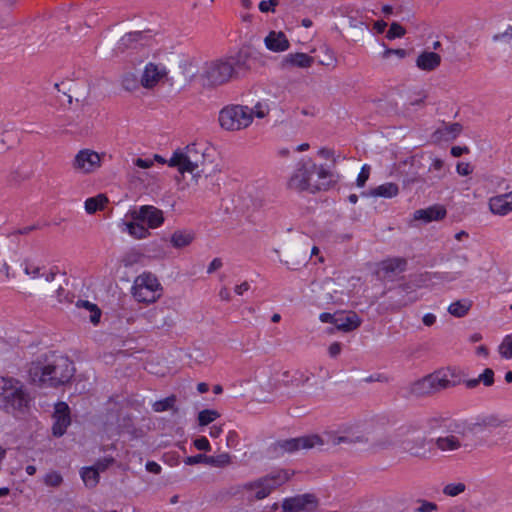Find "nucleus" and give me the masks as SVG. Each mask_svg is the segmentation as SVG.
Returning a JSON list of instances; mask_svg holds the SVG:
<instances>
[{
  "label": "nucleus",
  "instance_id": "nucleus-34",
  "mask_svg": "<svg viewBox=\"0 0 512 512\" xmlns=\"http://www.w3.org/2000/svg\"><path fill=\"white\" fill-rule=\"evenodd\" d=\"M194 239L193 233L176 231L171 236V243L175 248L188 246Z\"/></svg>",
  "mask_w": 512,
  "mask_h": 512
},
{
  "label": "nucleus",
  "instance_id": "nucleus-42",
  "mask_svg": "<svg viewBox=\"0 0 512 512\" xmlns=\"http://www.w3.org/2000/svg\"><path fill=\"white\" fill-rule=\"evenodd\" d=\"M466 490V485L462 482L449 483L443 488V493L450 497L458 496Z\"/></svg>",
  "mask_w": 512,
  "mask_h": 512
},
{
  "label": "nucleus",
  "instance_id": "nucleus-33",
  "mask_svg": "<svg viewBox=\"0 0 512 512\" xmlns=\"http://www.w3.org/2000/svg\"><path fill=\"white\" fill-rule=\"evenodd\" d=\"M107 202L108 199L103 194L90 197L85 201V210L88 214H93L98 210H102Z\"/></svg>",
  "mask_w": 512,
  "mask_h": 512
},
{
  "label": "nucleus",
  "instance_id": "nucleus-61",
  "mask_svg": "<svg viewBox=\"0 0 512 512\" xmlns=\"http://www.w3.org/2000/svg\"><path fill=\"white\" fill-rule=\"evenodd\" d=\"M222 261L220 258H214L208 266L207 273L211 274L214 271L222 267Z\"/></svg>",
  "mask_w": 512,
  "mask_h": 512
},
{
  "label": "nucleus",
  "instance_id": "nucleus-46",
  "mask_svg": "<svg viewBox=\"0 0 512 512\" xmlns=\"http://www.w3.org/2000/svg\"><path fill=\"white\" fill-rule=\"evenodd\" d=\"M461 131L462 126L459 123H452L450 125L445 126V128L441 132L447 135L448 138L455 139L460 134Z\"/></svg>",
  "mask_w": 512,
  "mask_h": 512
},
{
  "label": "nucleus",
  "instance_id": "nucleus-48",
  "mask_svg": "<svg viewBox=\"0 0 512 512\" xmlns=\"http://www.w3.org/2000/svg\"><path fill=\"white\" fill-rule=\"evenodd\" d=\"M429 171L437 172L436 177L438 179L442 178L445 175L443 160H441L439 158H434L431 165L429 166Z\"/></svg>",
  "mask_w": 512,
  "mask_h": 512
},
{
  "label": "nucleus",
  "instance_id": "nucleus-51",
  "mask_svg": "<svg viewBox=\"0 0 512 512\" xmlns=\"http://www.w3.org/2000/svg\"><path fill=\"white\" fill-rule=\"evenodd\" d=\"M208 458H209V456H207L205 454H197V455H194V456L186 457L185 460H184V463L186 465H196V464H199V463H204V464L208 465Z\"/></svg>",
  "mask_w": 512,
  "mask_h": 512
},
{
  "label": "nucleus",
  "instance_id": "nucleus-22",
  "mask_svg": "<svg viewBox=\"0 0 512 512\" xmlns=\"http://www.w3.org/2000/svg\"><path fill=\"white\" fill-rule=\"evenodd\" d=\"M144 38V32L135 31L125 34L114 48L115 55L124 53L127 49H135Z\"/></svg>",
  "mask_w": 512,
  "mask_h": 512
},
{
  "label": "nucleus",
  "instance_id": "nucleus-7",
  "mask_svg": "<svg viewBox=\"0 0 512 512\" xmlns=\"http://www.w3.org/2000/svg\"><path fill=\"white\" fill-rule=\"evenodd\" d=\"M460 383L461 379L455 374L454 370H440L412 383L410 392L418 397L431 395L455 387Z\"/></svg>",
  "mask_w": 512,
  "mask_h": 512
},
{
  "label": "nucleus",
  "instance_id": "nucleus-63",
  "mask_svg": "<svg viewBox=\"0 0 512 512\" xmlns=\"http://www.w3.org/2000/svg\"><path fill=\"white\" fill-rule=\"evenodd\" d=\"M328 352H329V355L331 357H336L340 354L341 352V344L339 342H334L332 343L330 346H329V349H328Z\"/></svg>",
  "mask_w": 512,
  "mask_h": 512
},
{
  "label": "nucleus",
  "instance_id": "nucleus-30",
  "mask_svg": "<svg viewBox=\"0 0 512 512\" xmlns=\"http://www.w3.org/2000/svg\"><path fill=\"white\" fill-rule=\"evenodd\" d=\"M472 305L473 301L468 298H465L451 303L448 306L447 311L449 312V314L456 318H462L469 313L470 309L472 308Z\"/></svg>",
  "mask_w": 512,
  "mask_h": 512
},
{
  "label": "nucleus",
  "instance_id": "nucleus-12",
  "mask_svg": "<svg viewBox=\"0 0 512 512\" xmlns=\"http://www.w3.org/2000/svg\"><path fill=\"white\" fill-rule=\"evenodd\" d=\"M318 506V499L312 493H305L285 498L282 502L283 512H311Z\"/></svg>",
  "mask_w": 512,
  "mask_h": 512
},
{
  "label": "nucleus",
  "instance_id": "nucleus-32",
  "mask_svg": "<svg viewBox=\"0 0 512 512\" xmlns=\"http://www.w3.org/2000/svg\"><path fill=\"white\" fill-rule=\"evenodd\" d=\"M365 441H366V439H365L364 435L350 433V432H345V434L341 435V436L331 437V443L333 445H340L343 443L344 444H355V443H362Z\"/></svg>",
  "mask_w": 512,
  "mask_h": 512
},
{
  "label": "nucleus",
  "instance_id": "nucleus-45",
  "mask_svg": "<svg viewBox=\"0 0 512 512\" xmlns=\"http://www.w3.org/2000/svg\"><path fill=\"white\" fill-rule=\"evenodd\" d=\"M250 111L252 112V116L255 115L258 118H264L268 115L270 108L267 102H258Z\"/></svg>",
  "mask_w": 512,
  "mask_h": 512
},
{
  "label": "nucleus",
  "instance_id": "nucleus-38",
  "mask_svg": "<svg viewBox=\"0 0 512 512\" xmlns=\"http://www.w3.org/2000/svg\"><path fill=\"white\" fill-rule=\"evenodd\" d=\"M140 84L138 76L133 72H127L122 76L121 85L126 91H135L139 88Z\"/></svg>",
  "mask_w": 512,
  "mask_h": 512
},
{
  "label": "nucleus",
  "instance_id": "nucleus-57",
  "mask_svg": "<svg viewBox=\"0 0 512 512\" xmlns=\"http://www.w3.org/2000/svg\"><path fill=\"white\" fill-rule=\"evenodd\" d=\"M456 171L459 175L467 176L472 173L473 169L469 163L459 162Z\"/></svg>",
  "mask_w": 512,
  "mask_h": 512
},
{
  "label": "nucleus",
  "instance_id": "nucleus-19",
  "mask_svg": "<svg viewBox=\"0 0 512 512\" xmlns=\"http://www.w3.org/2000/svg\"><path fill=\"white\" fill-rule=\"evenodd\" d=\"M265 46L268 50L273 52H283L290 47L289 40L286 35L279 31H271L264 39Z\"/></svg>",
  "mask_w": 512,
  "mask_h": 512
},
{
  "label": "nucleus",
  "instance_id": "nucleus-54",
  "mask_svg": "<svg viewBox=\"0 0 512 512\" xmlns=\"http://www.w3.org/2000/svg\"><path fill=\"white\" fill-rule=\"evenodd\" d=\"M193 444L198 450H202V451H210L211 450L210 443H209L208 439L204 436L195 439Z\"/></svg>",
  "mask_w": 512,
  "mask_h": 512
},
{
  "label": "nucleus",
  "instance_id": "nucleus-31",
  "mask_svg": "<svg viewBox=\"0 0 512 512\" xmlns=\"http://www.w3.org/2000/svg\"><path fill=\"white\" fill-rule=\"evenodd\" d=\"M399 193L398 185L392 182L384 183L370 190L373 197L393 198Z\"/></svg>",
  "mask_w": 512,
  "mask_h": 512
},
{
  "label": "nucleus",
  "instance_id": "nucleus-59",
  "mask_svg": "<svg viewBox=\"0 0 512 512\" xmlns=\"http://www.w3.org/2000/svg\"><path fill=\"white\" fill-rule=\"evenodd\" d=\"M134 165L139 167V168H142V169H147V168H150L153 165V160L152 159L137 158V159L134 160Z\"/></svg>",
  "mask_w": 512,
  "mask_h": 512
},
{
  "label": "nucleus",
  "instance_id": "nucleus-53",
  "mask_svg": "<svg viewBox=\"0 0 512 512\" xmlns=\"http://www.w3.org/2000/svg\"><path fill=\"white\" fill-rule=\"evenodd\" d=\"M392 55H396L400 59L405 58L407 55V51L405 49H392V48H386L382 54V57L387 59Z\"/></svg>",
  "mask_w": 512,
  "mask_h": 512
},
{
  "label": "nucleus",
  "instance_id": "nucleus-50",
  "mask_svg": "<svg viewBox=\"0 0 512 512\" xmlns=\"http://www.w3.org/2000/svg\"><path fill=\"white\" fill-rule=\"evenodd\" d=\"M419 507L416 508V512H433L437 510V504L424 499H419Z\"/></svg>",
  "mask_w": 512,
  "mask_h": 512
},
{
  "label": "nucleus",
  "instance_id": "nucleus-9",
  "mask_svg": "<svg viewBox=\"0 0 512 512\" xmlns=\"http://www.w3.org/2000/svg\"><path fill=\"white\" fill-rule=\"evenodd\" d=\"M162 287L157 277L144 272L134 280L131 292L135 300L142 303H153L161 296Z\"/></svg>",
  "mask_w": 512,
  "mask_h": 512
},
{
  "label": "nucleus",
  "instance_id": "nucleus-28",
  "mask_svg": "<svg viewBox=\"0 0 512 512\" xmlns=\"http://www.w3.org/2000/svg\"><path fill=\"white\" fill-rule=\"evenodd\" d=\"M494 375L495 373L491 368H486L477 378L465 380L464 384L469 389L477 387L479 383H482L485 387H491L495 382Z\"/></svg>",
  "mask_w": 512,
  "mask_h": 512
},
{
  "label": "nucleus",
  "instance_id": "nucleus-56",
  "mask_svg": "<svg viewBox=\"0 0 512 512\" xmlns=\"http://www.w3.org/2000/svg\"><path fill=\"white\" fill-rule=\"evenodd\" d=\"M456 260L460 268H465L469 263V257L466 254L453 253L448 260Z\"/></svg>",
  "mask_w": 512,
  "mask_h": 512
},
{
  "label": "nucleus",
  "instance_id": "nucleus-13",
  "mask_svg": "<svg viewBox=\"0 0 512 512\" xmlns=\"http://www.w3.org/2000/svg\"><path fill=\"white\" fill-rule=\"evenodd\" d=\"M101 166L100 155L90 149L80 150L72 161V168L80 173L89 174Z\"/></svg>",
  "mask_w": 512,
  "mask_h": 512
},
{
  "label": "nucleus",
  "instance_id": "nucleus-47",
  "mask_svg": "<svg viewBox=\"0 0 512 512\" xmlns=\"http://www.w3.org/2000/svg\"><path fill=\"white\" fill-rule=\"evenodd\" d=\"M62 481L63 478L58 472L48 473L44 478L45 484L51 487H58Z\"/></svg>",
  "mask_w": 512,
  "mask_h": 512
},
{
  "label": "nucleus",
  "instance_id": "nucleus-62",
  "mask_svg": "<svg viewBox=\"0 0 512 512\" xmlns=\"http://www.w3.org/2000/svg\"><path fill=\"white\" fill-rule=\"evenodd\" d=\"M504 38H509V39L512 38V26L511 25L508 26V28L506 29L505 32L500 33V34H495L493 36V40L494 41H499V40L504 39Z\"/></svg>",
  "mask_w": 512,
  "mask_h": 512
},
{
  "label": "nucleus",
  "instance_id": "nucleus-4",
  "mask_svg": "<svg viewBox=\"0 0 512 512\" xmlns=\"http://www.w3.org/2000/svg\"><path fill=\"white\" fill-rule=\"evenodd\" d=\"M333 174L324 166H317L311 159H302L291 174L287 186L289 189L315 193L327 190L332 183Z\"/></svg>",
  "mask_w": 512,
  "mask_h": 512
},
{
  "label": "nucleus",
  "instance_id": "nucleus-20",
  "mask_svg": "<svg viewBox=\"0 0 512 512\" xmlns=\"http://www.w3.org/2000/svg\"><path fill=\"white\" fill-rule=\"evenodd\" d=\"M441 64V56L431 51H423L416 58V66L418 69L426 72L436 70Z\"/></svg>",
  "mask_w": 512,
  "mask_h": 512
},
{
  "label": "nucleus",
  "instance_id": "nucleus-60",
  "mask_svg": "<svg viewBox=\"0 0 512 512\" xmlns=\"http://www.w3.org/2000/svg\"><path fill=\"white\" fill-rule=\"evenodd\" d=\"M146 470L153 474H160L161 473V466L155 462V461H148L146 463Z\"/></svg>",
  "mask_w": 512,
  "mask_h": 512
},
{
  "label": "nucleus",
  "instance_id": "nucleus-35",
  "mask_svg": "<svg viewBox=\"0 0 512 512\" xmlns=\"http://www.w3.org/2000/svg\"><path fill=\"white\" fill-rule=\"evenodd\" d=\"M126 226L128 233L136 239H144L150 234L140 221L127 223Z\"/></svg>",
  "mask_w": 512,
  "mask_h": 512
},
{
  "label": "nucleus",
  "instance_id": "nucleus-10",
  "mask_svg": "<svg viewBox=\"0 0 512 512\" xmlns=\"http://www.w3.org/2000/svg\"><path fill=\"white\" fill-rule=\"evenodd\" d=\"M219 123L228 131L241 130L252 123V112L248 106H226L219 113Z\"/></svg>",
  "mask_w": 512,
  "mask_h": 512
},
{
  "label": "nucleus",
  "instance_id": "nucleus-16",
  "mask_svg": "<svg viewBox=\"0 0 512 512\" xmlns=\"http://www.w3.org/2000/svg\"><path fill=\"white\" fill-rule=\"evenodd\" d=\"M165 75L166 70L163 66L150 62L145 66L140 83L144 88L151 89L155 87Z\"/></svg>",
  "mask_w": 512,
  "mask_h": 512
},
{
  "label": "nucleus",
  "instance_id": "nucleus-43",
  "mask_svg": "<svg viewBox=\"0 0 512 512\" xmlns=\"http://www.w3.org/2000/svg\"><path fill=\"white\" fill-rule=\"evenodd\" d=\"M499 353L503 358L512 359V335H507L499 347Z\"/></svg>",
  "mask_w": 512,
  "mask_h": 512
},
{
  "label": "nucleus",
  "instance_id": "nucleus-27",
  "mask_svg": "<svg viewBox=\"0 0 512 512\" xmlns=\"http://www.w3.org/2000/svg\"><path fill=\"white\" fill-rule=\"evenodd\" d=\"M464 276V271L462 269L452 271V272H425L421 275L424 281H431L433 279L439 281H447L452 282Z\"/></svg>",
  "mask_w": 512,
  "mask_h": 512
},
{
  "label": "nucleus",
  "instance_id": "nucleus-14",
  "mask_svg": "<svg viewBox=\"0 0 512 512\" xmlns=\"http://www.w3.org/2000/svg\"><path fill=\"white\" fill-rule=\"evenodd\" d=\"M135 221L146 223L148 228H157L164 222L163 212L155 206L143 205L137 210L131 212Z\"/></svg>",
  "mask_w": 512,
  "mask_h": 512
},
{
  "label": "nucleus",
  "instance_id": "nucleus-64",
  "mask_svg": "<svg viewBox=\"0 0 512 512\" xmlns=\"http://www.w3.org/2000/svg\"><path fill=\"white\" fill-rule=\"evenodd\" d=\"M469 152V149L464 146V147H460V146H453L451 148V155L453 157H460L462 156L464 153H468Z\"/></svg>",
  "mask_w": 512,
  "mask_h": 512
},
{
  "label": "nucleus",
  "instance_id": "nucleus-49",
  "mask_svg": "<svg viewBox=\"0 0 512 512\" xmlns=\"http://www.w3.org/2000/svg\"><path fill=\"white\" fill-rule=\"evenodd\" d=\"M370 175V166L368 164H364L358 174L356 184L358 187H363L367 182Z\"/></svg>",
  "mask_w": 512,
  "mask_h": 512
},
{
  "label": "nucleus",
  "instance_id": "nucleus-58",
  "mask_svg": "<svg viewBox=\"0 0 512 512\" xmlns=\"http://www.w3.org/2000/svg\"><path fill=\"white\" fill-rule=\"evenodd\" d=\"M337 317V312L334 314L324 312L320 314L319 319L323 323H331L335 326V323L337 322Z\"/></svg>",
  "mask_w": 512,
  "mask_h": 512
},
{
  "label": "nucleus",
  "instance_id": "nucleus-1",
  "mask_svg": "<svg viewBox=\"0 0 512 512\" xmlns=\"http://www.w3.org/2000/svg\"><path fill=\"white\" fill-rule=\"evenodd\" d=\"M432 443L433 439H428L426 432L422 428L415 425H407L397 431L395 438L385 435L378 439L374 446L379 449L395 446L401 452L407 453L412 457L428 460L436 455Z\"/></svg>",
  "mask_w": 512,
  "mask_h": 512
},
{
  "label": "nucleus",
  "instance_id": "nucleus-2",
  "mask_svg": "<svg viewBox=\"0 0 512 512\" xmlns=\"http://www.w3.org/2000/svg\"><path fill=\"white\" fill-rule=\"evenodd\" d=\"M74 371L73 363L67 356L50 352L31 364L29 375L33 383L55 388L69 382Z\"/></svg>",
  "mask_w": 512,
  "mask_h": 512
},
{
  "label": "nucleus",
  "instance_id": "nucleus-40",
  "mask_svg": "<svg viewBox=\"0 0 512 512\" xmlns=\"http://www.w3.org/2000/svg\"><path fill=\"white\" fill-rule=\"evenodd\" d=\"M220 414L216 410L204 409L198 414V422L200 426H206L216 420Z\"/></svg>",
  "mask_w": 512,
  "mask_h": 512
},
{
  "label": "nucleus",
  "instance_id": "nucleus-6",
  "mask_svg": "<svg viewBox=\"0 0 512 512\" xmlns=\"http://www.w3.org/2000/svg\"><path fill=\"white\" fill-rule=\"evenodd\" d=\"M208 149L204 145L193 143L184 151L177 150L168 161L170 167H176L180 173L189 172L200 174L206 172V160L209 157Z\"/></svg>",
  "mask_w": 512,
  "mask_h": 512
},
{
  "label": "nucleus",
  "instance_id": "nucleus-23",
  "mask_svg": "<svg viewBox=\"0 0 512 512\" xmlns=\"http://www.w3.org/2000/svg\"><path fill=\"white\" fill-rule=\"evenodd\" d=\"M446 216V209L440 205H434L426 209H419L414 212L415 220H422L425 223L438 221Z\"/></svg>",
  "mask_w": 512,
  "mask_h": 512
},
{
  "label": "nucleus",
  "instance_id": "nucleus-55",
  "mask_svg": "<svg viewBox=\"0 0 512 512\" xmlns=\"http://www.w3.org/2000/svg\"><path fill=\"white\" fill-rule=\"evenodd\" d=\"M24 272L26 275H30L33 279L40 277V268L37 266H33L28 262L24 263Z\"/></svg>",
  "mask_w": 512,
  "mask_h": 512
},
{
  "label": "nucleus",
  "instance_id": "nucleus-5",
  "mask_svg": "<svg viewBox=\"0 0 512 512\" xmlns=\"http://www.w3.org/2000/svg\"><path fill=\"white\" fill-rule=\"evenodd\" d=\"M33 397L18 379L0 377V410L15 418H22L30 412Z\"/></svg>",
  "mask_w": 512,
  "mask_h": 512
},
{
  "label": "nucleus",
  "instance_id": "nucleus-24",
  "mask_svg": "<svg viewBox=\"0 0 512 512\" xmlns=\"http://www.w3.org/2000/svg\"><path fill=\"white\" fill-rule=\"evenodd\" d=\"M337 322L335 327L343 332H350L361 325V319L355 312L345 315L343 312H337Z\"/></svg>",
  "mask_w": 512,
  "mask_h": 512
},
{
  "label": "nucleus",
  "instance_id": "nucleus-21",
  "mask_svg": "<svg viewBox=\"0 0 512 512\" xmlns=\"http://www.w3.org/2000/svg\"><path fill=\"white\" fill-rule=\"evenodd\" d=\"M407 260L401 257L389 258L379 264V272L385 277H392L406 270Z\"/></svg>",
  "mask_w": 512,
  "mask_h": 512
},
{
  "label": "nucleus",
  "instance_id": "nucleus-44",
  "mask_svg": "<svg viewBox=\"0 0 512 512\" xmlns=\"http://www.w3.org/2000/svg\"><path fill=\"white\" fill-rule=\"evenodd\" d=\"M405 29L399 23L393 22L387 31L386 37L390 40L400 38L405 35Z\"/></svg>",
  "mask_w": 512,
  "mask_h": 512
},
{
  "label": "nucleus",
  "instance_id": "nucleus-41",
  "mask_svg": "<svg viewBox=\"0 0 512 512\" xmlns=\"http://www.w3.org/2000/svg\"><path fill=\"white\" fill-rule=\"evenodd\" d=\"M231 463V456L228 453H221L216 456H209L208 465L213 467H226Z\"/></svg>",
  "mask_w": 512,
  "mask_h": 512
},
{
  "label": "nucleus",
  "instance_id": "nucleus-37",
  "mask_svg": "<svg viewBox=\"0 0 512 512\" xmlns=\"http://www.w3.org/2000/svg\"><path fill=\"white\" fill-rule=\"evenodd\" d=\"M76 306L81 308H85L91 312L90 321L93 324H98L101 317V310L97 307L96 304H93L87 300H78Z\"/></svg>",
  "mask_w": 512,
  "mask_h": 512
},
{
  "label": "nucleus",
  "instance_id": "nucleus-25",
  "mask_svg": "<svg viewBox=\"0 0 512 512\" xmlns=\"http://www.w3.org/2000/svg\"><path fill=\"white\" fill-rule=\"evenodd\" d=\"M435 451L439 450L443 453L453 452L461 448L462 443L460 439L455 435L440 436L433 440L432 443Z\"/></svg>",
  "mask_w": 512,
  "mask_h": 512
},
{
  "label": "nucleus",
  "instance_id": "nucleus-26",
  "mask_svg": "<svg viewBox=\"0 0 512 512\" xmlns=\"http://www.w3.org/2000/svg\"><path fill=\"white\" fill-rule=\"evenodd\" d=\"M320 252L319 248L317 246H313L310 250V254L308 252V246L301 245L297 247L294 251V254L299 258L296 262H290L288 260L285 261V264L287 267L291 270L298 269V266L305 265L308 260L314 256L318 255Z\"/></svg>",
  "mask_w": 512,
  "mask_h": 512
},
{
  "label": "nucleus",
  "instance_id": "nucleus-11",
  "mask_svg": "<svg viewBox=\"0 0 512 512\" xmlns=\"http://www.w3.org/2000/svg\"><path fill=\"white\" fill-rule=\"evenodd\" d=\"M323 445V440L318 435H306L296 438L279 440L274 444L275 450L292 453L300 449H311Z\"/></svg>",
  "mask_w": 512,
  "mask_h": 512
},
{
  "label": "nucleus",
  "instance_id": "nucleus-29",
  "mask_svg": "<svg viewBox=\"0 0 512 512\" xmlns=\"http://www.w3.org/2000/svg\"><path fill=\"white\" fill-rule=\"evenodd\" d=\"M504 422L496 415H487L480 417L472 424V429L480 432L488 428L501 427Z\"/></svg>",
  "mask_w": 512,
  "mask_h": 512
},
{
  "label": "nucleus",
  "instance_id": "nucleus-39",
  "mask_svg": "<svg viewBox=\"0 0 512 512\" xmlns=\"http://www.w3.org/2000/svg\"><path fill=\"white\" fill-rule=\"evenodd\" d=\"M176 403V397L171 395L166 397L165 399L156 401L153 403L152 407L155 412H164L174 408Z\"/></svg>",
  "mask_w": 512,
  "mask_h": 512
},
{
  "label": "nucleus",
  "instance_id": "nucleus-18",
  "mask_svg": "<svg viewBox=\"0 0 512 512\" xmlns=\"http://www.w3.org/2000/svg\"><path fill=\"white\" fill-rule=\"evenodd\" d=\"M314 63V58L306 53H289L281 61L283 69L290 67L309 68Z\"/></svg>",
  "mask_w": 512,
  "mask_h": 512
},
{
  "label": "nucleus",
  "instance_id": "nucleus-36",
  "mask_svg": "<svg viewBox=\"0 0 512 512\" xmlns=\"http://www.w3.org/2000/svg\"><path fill=\"white\" fill-rule=\"evenodd\" d=\"M81 477L87 487H95L99 482L98 469L95 467H86L81 471Z\"/></svg>",
  "mask_w": 512,
  "mask_h": 512
},
{
  "label": "nucleus",
  "instance_id": "nucleus-15",
  "mask_svg": "<svg viewBox=\"0 0 512 512\" xmlns=\"http://www.w3.org/2000/svg\"><path fill=\"white\" fill-rule=\"evenodd\" d=\"M53 419L54 423L52 426V433L56 437H61L65 434L68 426L71 424L70 408L67 403H56Z\"/></svg>",
  "mask_w": 512,
  "mask_h": 512
},
{
  "label": "nucleus",
  "instance_id": "nucleus-3",
  "mask_svg": "<svg viewBox=\"0 0 512 512\" xmlns=\"http://www.w3.org/2000/svg\"><path fill=\"white\" fill-rule=\"evenodd\" d=\"M248 60L249 54L240 50L235 55L205 62L200 72L202 85L216 87L229 82L249 69Z\"/></svg>",
  "mask_w": 512,
  "mask_h": 512
},
{
  "label": "nucleus",
  "instance_id": "nucleus-17",
  "mask_svg": "<svg viewBox=\"0 0 512 512\" xmlns=\"http://www.w3.org/2000/svg\"><path fill=\"white\" fill-rule=\"evenodd\" d=\"M489 209L493 214L504 216L512 212V191L489 199Z\"/></svg>",
  "mask_w": 512,
  "mask_h": 512
},
{
  "label": "nucleus",
  "instance_id": "nucleus-52",
  "mask_svg": "<svg viewBox=\"0 0 512 512\" xmlns=\"http://www.w3.org/2000/svg\"><path fill=\"white\" fill-rule=\"evenodd\" d=\"M279 0H263L259 3V10L262 13L274 12Z\"/></svg>",
  "mask_w": 512,
  "mask_h": 512
},
{
  "label": "nucleus",
  "instance_id": "nucleus-8",
  "mask_svg": "<svg viewBox=\"0 0 512 512\" xmlns=\"http://www.w3.org/2000/svg\"><path fill=\"white\" fill-rule=\"evenodd\" d=\"M290 479L287 470H279L260 477L254 481H250L241 485L243 491H255L253 496L256 500H262L268 497L273 490L280 487Z\"/></svg>",
  "mask_w": 512,
  "mask_h": 512
}]
</instances>
